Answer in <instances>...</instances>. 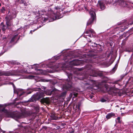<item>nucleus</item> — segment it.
<instances>
[{"label":"nucleus","mask_w":133,"mask_h":133,"mask_svg":"<svg viewBox=\"0 0 133 133\" xmlns=\"http://www.w3.org/2000/svg\"><path fill=\"white\" fill-rule=\"evenodd\" d=\"M94 9H92L89 12V14L91 16V17L89 19L87 23V25L92 24L95 18L96 14L94 12Z\"/></svg>","instance_id":"nucleus-1"},{"label":"nucleus","mask_w":133,"mask_h":133,"mask_svg":"<svg viewBox=\"0 0 133 133\" xmlns=\"http://www.w3.org/2000/svg\"><path fill=\"white\" fill-rule=\"evenodd\" d=\"M60 8L58 6L56 7L55 8L54 16L55 17V19H59L62 17L61 15L59 12L60 11Z\"/></svg>","instance_id":"nucleus-2"},{"label":"nucleus","mask_w":133,"mask_h":133,"mask_svg":"<svg viewBox=\"0 0 133 133\" xmlns=\"http://www.w3.org/2000/svg\"><path fill=\"white\" fill-rule=\"evenodd\" d=\"M44 92H45L43 91H41L39 93L36 94H35L34 96H35V98L39 99L44 96Z\"/></svg>","instance_id":"nucleus-3"},{"label":"nucleus","mask_w":133,"mask_h":133,"mask_svg":"<svg viewBox=\"0 0 133 133\" xmlns=\"http://www.w3.org/2000/svg\"><path fill=\"white\" fill-rule=\"evenodd\" d=\"M85 33H86V34H90L89 35H87L89 37H91L93 36V35L95 34V32L93 31V30L92 29L89 30L88 31H86Z\"/></svg>","instance_id":"nucleus-4"},{"label":"nucleus","mask_w":133,"mask_h":133,"mask_svg":"<svg viewBox=\"0 0 133 133\" xmlns=\"http://www.w3.org/2000/svg\"><path fill=\"white\" fill-rule=\"evenodd\" d=\"M115 115V114L113 112H111L108 114L106 116V118L107 119H109L112 116Z\"/></svg>","instance_id":"nucleus-5"},{"label":"nucleus","mask_w":133,"mask_h":133,"mask_svg":"<svg viewBox=\"0 0 133 133\" xmlns=\"http://www.w3.org/2000/svg\"><path fill=\"white\" fill-rule=\"evenodd\" d=\"M98 3L100 6V8L101 10H103L105 8V6L102 1H98Z\"/></svg>","instance_id":"nucleus-6"},{"label":"nucleus","mask_w":133,"mask_h":133,"mask_svg":"<svg viewBox=\"0 0 133 133\" xmlns=\"http://www.w3.org/2000/svg\"><path fill=\"white\" fill-rule=\"evenodd\" d=\"M24 116L22 115V114L19 113H18L15 114L14 115V117H16L17 118H20L24 117Z\"/></svg>","instance_id":"nucleus-7"},{"label":"nucleus","mask_w":133,"mask_h":133,"mask_svg":"<svg viewBox=\"0 0 133 133\" xmlns=\"http://www.w3.org/2000/svg\"><path fill=\"white\" fill-rule=\"evenodd\" d=\"M119 4L122 6H125L126 4L125 2H124L123 0H119L118 1Z\"/></svg>","instance_id":"nucleus-8"},{"label":"nucleus","mask_w":133,"mask_h":133,"mask_svg":"<svg viewBox=\"0 0 133 133\" xmlns=\"http://www.w3.org/2000/svg\"><path fill=\"white\" fill-rule=\"evenodd\" d=\"M41 101L43 103H48L49 102V99L48 98H44L42 99Z\"/></svg>","instance_id":"nucleus-9"},{"label":"nucleus","mask_w":133,"mask_h":133,"mask_svg":"<svg viewBox=\"0 0 133 133\" xmlns=\"http://www.w3.org/2000/svg\"><path fill=\"white\" fill-rule=\"evenodd\" d=\"M97 72L95 70H92L91 72L90 75L93 76H96Z\"/></svg>","instance_id":"nucleus-10"},{"label":"nucleus","mask_w":133,"mask_h":133,"mask_svg":"<svg viewBox=\"0 0 133 133\" xmlns=\"http://www.w3.org/2000/svg\"><path fill=\"white\" fill-rule=\"evenodd\" d=\"M51 117L52 119L53 120H57L58 118L57 117H56L54 115H52L51 116Z\"/></svg>","instance_id":"nucleus-11"},{"label":"nucleus","mask_w":133,"mask_h":133,"mask_svg":"<svg viewBox=\"0 0 133 133\" xmlns=\"http://www.w3.org/2000/svg\"><path fill=\"white\" fill-rule=\"evenodd\" d=\"M38 72L37 73V74H42L43 70L41 69H38L37 70Z\"/></svg>","instance_id":"nucleus-12"},{"label":"nucleus","mask_w":133,"mask_h":133,"mask_svg":"<svg viewBox=\"0 0 133 133\" xmlns=\"http://www.w3.org/2000/svg\"><path fill=\"white\" fill-rule=\"evenodd\" d=\"M8 16H7L6 17H5V19L6 20V24L8 26L9 25V20H8Z\"/></svg>","instance_id":"nucleus-13"},{"label":"nucleus","mask_w":133,"mask_h":133,"mask_svg":"<svg viewBox=\"0 0 133 133\" xmlns=\"http://www.w3.org/2000/svg\"><path fill=\"white\" fill-rule=\"evenodd\" d=\"M5 76H8L10 75H11V74L9 72H8L5 73L4 74Z\"/></svg>","instance_id":"nucleus-14"},{"label":"nucleus","mask_w":133,"mask_h":133,"mask_svg":"<svg viewBox=\"0 0 133 133\" xmlns=\"http://www.w3.org/2000/svg\"><path fill=\"white\" fill-rule=\"evenodd\" d=\"M17 36V35H15V36H14L12 39L11 40V42H13L14 41V39H15V38Z\"/></svg>","instance_id":"nucleus-15"},{"label":"nucleus","mask_w":133,"mask_h":133,"mask_svg":"<svg viewBox=\"0 0 133 133\" xmlns=\"http://www.w3.org/2000/svg\"><path fill=\"white\" fill-rule=\"evenodd\" d=\"M66 92H63L61 93V96H64L66 94Z\"/></svg>","instance_id":"nucleus-16"},{"label":"nucleus","mask_w":133,"mask_h":133,"mask_svg":"<svg viewBox=\"0 0 133 133\" xmlns=\"http://www.w3.org/2000/svg\"><path fill=\"white\" fill-rule=\"evenodd\" d=\"M120 117H118L117 118V120L118 121V122L119 123H120L121 122V121H120Z\"/></svg>","instance_id":"nucleus-17"},{"label":"nucleus","mask_w":133,"mask_h":133,"mask_svg":"<svg viewBox=\"0 0 133 133\" xmlns=\"http://www.w3.org/2000/svg\"><path fill=\"white\" fill-rule=\"evenodd\" d=\"M76 108L77 109H78V111L79 112L80 111V109H79V105H78V106H76Z\"/></svg>","instance_id":"nucleus-18"},{"label":"nucleus","mask_w":133,"mask_h":133,"mask_svg":"<svg viewBox=\"0 0 133 133\" xmlns=\"http://www.w3.org/2000/svg\"><path fill=\"white\" fill-rule=\"evenodd\" d=\"M34 77V76H32V75H29V78H33Z\"/></svg>","instance_id":"nucleus-19"},{"label":"nucleus","mask_w":133,"mask_h":133,"mask_svg":"<svg viewBox=\"0 0 133 133\" xmlns=\"http://www.w3.org/2000/svg\"><path fill=\"white\" fill-rule=\"evenodd\" d=\"M116 68H117V66H115L113 68V69H112V70L114 71H115L116 70Z\"/></svg>","instance_id":"nucleus-20"},{"label":"nucleus","mask_w":133,"mask_h":133,"mask_svg":"<svg viewBox=\"0 0 133 133\" xmlns=\"http://www.w3.org/2000/svg\"><path fill=\"white\" fill-rule=\"evenodd\" d=\"M5 10V9L4 7H3L1 9V11L3 12V11Z\"/></svg>","instance_id":"nucleus-21"},{"label":"nucleus","mask_w":133,"mask_h":133,"mask_svg":"<svg viewBox=\"0 0 133 133\" xmlns=\"http://www.w3.org/2000/svg\"><path fill=\"white\" fill-rule=\"evenodd\" d=\"M105 101V100L104 99H102L101 100V101L102 102H104Z\"/></svg>","instance_id":"nucleus-22"},{"label":"nucleus","mask_w":133,"mask_h":133,"mask_svg":"<svg viewBox=\"0 0 133 133\" xmlns=\"http://www.w3.org/2000/svg\"><path fill=\"white\" fill-rule=\"evenodd\" d=\"M2 30L3 31H4L5 30V29L4 28H2Z\"/></svg>","instance_id":"nucleus-23"},{"label":"nucleus","mask_w":133,"mask_h":133,"mask_svg":"<svg viewBox=\"0 0 133 133\" xmlns=\"http://www.w3.org/2000/svg\"><path fill=\"white\" fill-rule=\"evenodd\" d=\"M32 30H31L30 31V33H31V34H32Z\"/></svg>","instance_id":"nucleus-24"},{"label":"nucleus","mask_w":133,"mask_h":133,"mask_svg":"<svg viewBox=\"0 0 133 133\" xmlns=\"http://www.w3.org/2000/svg\"><path fill=\"white\" fill-rule=\"evenodd\" d=\"M23 94V93H22V94H21L19 95V96H21Z\"/></svg>","instance_id":"nucleus-25"},{"label":"nucleus","mask_w":133,"mask_h":133,"mask_svg":"<svg viewBox=\"0 0 133 133\" xmlns=\"http://www.w3.org/2000/svg\"><path fill=\"white\" fill-rule=\"evenodd\" d=\"M2 75V74H1V73H0V75Z\"/></svg>","instance_id":"nucleus-26"},{"label":"nucleus","mask_w":133,"mask_h":133,"mask_svg":"<svg viewBox=\"0 0 133 133\" xmlns=\"http://www.w3.org/2000/svg\"><path fill=\"white\" fill-rule=\"evenodd\" d=\"M31 93V92H30L28 93V94H30Z\"/></svg>","instance_id":"nucleus-27"},{"label":"nucleus","mask_w":133,"mask_h":133,"mask_svg":"<svg viewBox=\"0 0 133 133\" xmlns=\"http://www.w3.org/2000/svg\"><path fill=\"white\" fill-rule=\"evenodd\" d=\"M3 39H4V38H5V37H3Z\"/></svg>","instance_id":"nucleus-28"},{"label":"nucleus","mask_w":133,"mask_h":133,"mask_svg":"<svg viewBox=\"0 0 133 133\" xmlns=\"http://www.w3.org/2000/svg\"><path fill=\"white\" fill-rule=\"evenodd\" d=\"M35 30H35V29L33 31L34 32V31Z\"/></svg>","instance_id":"nucleus-29"},{"label":"nucleus","mask_w":133,"mask_h":133,"mask_svg":"<svg viewBox=\"0 0 133 133\" xmlns=\"http://www.w3.org/2000/svg\"><path fill=\"white\" fill-rule=\"evenodd\" d=\"M2 105H0V107H2Z\"/></svg>","instance_id":"nucleus-30"},{"label":"nucleus","mask_w":133,"mask_h":133,"mask_svg":"<svg viewBox=\"0 0 133 133\" xmlns=\"http://www.w3.org/2000/svg\"><path fill=\"white\" fill-rule=\"evenodd\" d=\"M1 4L0 3V6H1Z\"/></svg>","instance_id":"nucleus-31"},{"label":"nucleus","mask_w":133,"mask_h":133,"mask_svg":"<svg viewBox=\"0 0 133 133\" xmlns=\"http://www.w3.org/2000/svg\"><path fill=\"white\" fill-rule=\"evenodd\" d=\"M73 63H74V61H73Z\"/></svg>","instance_id":"nucleus-32"},{"label":"nucleus","mask_w":133,"mask_h":133,"mask_svg":"<svg viewBox=\"0 0 133 133\" xmlns=\"http://www.w3.org/2000/svg\"><path fill=\"white\" fill-rule=\"evenodd\" d=\"M1 132L0 131V133H1ZM2 133H3L2 132Z\"/></svg>","instance_id":"nucleus-33"},{"label":"nucleus","mask_w":133,"mask_h":133,"mask_svg":"<svg viewBox=\"0 0 133 133\" xmlns=\"http://www.w3.org/2000/svg\"><path fill=\"white\" fill-rule=\"evenodd\" d=\"M71 87V86H69V87Z\"/></svg>","instance_id":"nucleus-34"},{"label":"nucleus","mask_w":133,"mask_h":133,"mask_svg":"<svg viewBox=\"0 0 133 133\" xmlns=\"http://www.w3.org/2000/svg\"><path fill=\"white\" fill-rule=\"evenodd\" d=\"M67 89H69V88H67Z\"/></svg>","instance_id":"nucleus-35"}]
</instances>
